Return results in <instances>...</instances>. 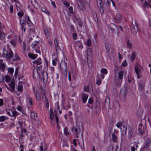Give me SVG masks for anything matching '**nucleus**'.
<instances>
[{
    "label": "nucleus",
    "instance_id": "42",
    "mask_svg": "<svg viewBox=\"0 0 151 151\" xmlns=\"http://www.w3.org/2000/svg\"><path fill=\"white\" fill-rule=\"evenodd\" d=\"M31 2L32 4L35 7V6L37 5L36 1L35 0H31Z\"/></svg>",
    "mask_w": 151,
    "mask_h": 151
},
{
    "label": "nucleus",
    "instance_id": "4",
    "mask_svg": "<svg viewBox=\"0 0 151 151\" xmlns=\"http://www.w3.org/2000/svg\"><path fill=\"white\" fill-rule=\"evenodd\" d=\"M60 68L63 75L66 77L67 75L66 70L67 68V63L65 60L62 61L61 62L60 64Z\"/></svg>",
    "mask_w": 151,
    "mask_h": 151
},
{
    "label": "nucleus",
    "instance_id": "5",
    "mask_svg": "<svg viewBox=\"0 0 151 151\" xmlns=\"http://www.w3.org/2000/svg\"><path fill=\"white\" fill-rule=\"evenodd\" d=\"M33 66L34 67L33 70V77L35 78V74L37 73L38 74V67L37 66L38 65V60H37L32 62Z\"/></svg>",
    "mask_w": 151,
    "mask_h": 151
},
{
    "label": "nucleus",
    "instance_id": "14",
    "mask_svg": "<svg viewBox=\"0 0 151 151\" xmlns=\"http://www.w3.org/2000/svg\"><path fill=\"white\" fill-rule=\"evenodd\" d=\"M145 83L143 81H140L138 84V88L140 91L143 90L145 87Z\"/></svg>",
    "mask_w": 151,
    "mask_h": 151
},
{
    "label": "nucleus",
    "instance_id": "15",
    "mask_svg": "<svg viewBox=\"0 0 151 151\" xmlns=\"http://www.w3.org/2000/svg\"><path fill=\"white\" fill-rule=\"evenodd\" d=\"M130 27L131 32L132 34L134 35L136 34L137 32V30L135 28L134 25L133 23H131Z\"/></svg>",
    "mask_w": 151,
    "mask_h": 151
},
{
    "label": "nucleus",
    "instance_id": "61",
    "mask_svg": "<svg viewBox=\"0 0 151 151\" xmlns=\"http://www.w3.org/2000/svg\"><path fill=\"white\" fill-rule=\"evenodd\" d=\"M78 25L80 27L81 26L82 22L80 20H78Z\"/></svg>",
    "mask_w": 151,
    "mask_h": 151
},
{
    "label": "nucleus",
    "instance_id": "17",
    "mask_svg": "<svg viewBox=\"0 0 151 151\" xmlns=\"http://www.w3.org/2000/svg\"><path fill=\"white\" fill-rule=\"evenodd\" d=\"M127 95V92L126 90H122L120 93V96H122L124 99H125Z\"/></svg>",
    "mask_w": 151,
    "mask_h": 151
},
{
    "label": "nucleus",
    "instance_id": "59",
    "mask_svg": "<svg viewBox=\"0 0 151 151\" xmlns=\"http://www.w3.org/2000/svg\"><path fill=\"white\" fill-rule=\"evenodd\" d=\"M64 4L65 6L66 7H68V6H69V4L66 1H65L64 2Z\"/></svg>",
    "mask_w": 151,
    "mask_h": 151
},
{
    "label": "nucleus",
    "instance_id": "20",
    "mask_svg": "<svg viewBox=\"0 0 151 151\" xmlns=\"http://www.w3.org/2000/svg\"><path fill=\"white\" fill-rule=\"evenodd\" d=\"M76 2L78 7L81 10H83V4L79 0H77L76 1Z\"/></svg>",
    "mask_w": 151,
    "mask_h": 151
},
{
    "label": "nucleus",
    "instance_id": "30",
    "mask_svg": "<svg viewBox=\"0 0 151 151\" xmlns=\"http://www.w3.org/2000/svg\"><path fill=\"white\" fill-rule=\"evenodd\" d=\"M8 119V118L7 117L4 116H0V122H4Z\"/></svg>",
    "mask_w": 151,
    "mask_h": 151
},
{
    "label": "nucleus",
    "instance_id": "32",
    "mask_svg": "<svg viewBox=\"0 0 151 151\" xmlns=\"http://www.w3.org/2000/svg\"><path fill=\"white\" fill-rule=\"evenodd\" d=\"M34 93L37 99V89L36 87H34L33 88Z\"/></svg>",
    "mask_w": 151,
    "mask_h": 151
},
{
    "label": "nucleus",
    "instance_id": "18",
    "mask_svg": "<svg viewBox=\"0 0 151 151\" xmlns=\"http://www.w3.org/2000/svg\"><path fill=\"white\" fill-rule=\"evenodd\" d=\"M115 19L116 22L118 23H120V21L122 19V16L120 13L116 14L115 17Z\"/></svg>",
    "mask_w": 151,
    "mask_h": 151
},
{
    "label": "nucleus",
    "instance_id": "10",
    "mask_svg": "<svg viewBox=\"0 0 151 151\" xmlns=\"http://www.w3.org/2000/svg\"><path fill=\"white\" fill-rule=\"evenodd\" d=\"M88 98V95L85 93H82L81 94V99L82 102L85 103Z\"/></svg>",
    "mask_w": 151,
    "mask_h": 151
},
{
    "label": "nucleus",
    "instance_id": "47",
    "mask_svg": "<svg viewBox=\"0 0 151 151\" xmlns=\"http://www.w3.org/2000/svg\"><path fill=\"white\" fill-rule=\"evenodd\" d=\"M23 87L22 85H19L18 88V90L19 91H21L22 90Z\"/></svg>",
    "mask_w": 151,
    "mask_h": 151
},
{
    "label": "nucleus",
    "instance_id": "53",
    "mask_svg": "<svg viewBox=\"0 0 151 151\" xmlns=\"http://www.w3.org/2000/svg\"><path fill=\"white\" fill-rule=\"evenodd\" d=\"M4 28V27L2 24L0 22V31H1V30Z\"/></svg>",
    "mask_w": 151,
    "mask_h": 151
},
{
    "label": "nucleus",
    "instance_id": "11",
    "mask_svg": "<svg viewBox=\"0 0 151 151\" xmlns=\"http://www.w3.org/2000/svg\"><path fill=\"white\" fill-rule=\"evenodd\" d=\"M54 43L56 51H57L59 49H60V47L62 45L61 43H60L58 42L57 39H55L54 40Z\"/></svg>",
    "mask_w": 151,
    "mask_h": 151
},
{
    "label": "nucleus",
    "instance_id": "21",
    "mask_svg": "<svg viewBox=\"0 0 151 151\" xmlns=\"http://www.w3.org/2000/svg\"><path fill=\"white\" fill-rule=\"evenodd\" d=\"M0 62V69L2 70L3 71L5 70V65L2 62L3 60H1Z\"/></svg>",
    "mask_w": 151,
    "mask_h": 151
},
{
    "label": "nucleus",
    "instance_id": "25",
    "mask_svg": "<svg viewBox=\"0 0 151 151\" xmlns=\"http://www.w3.org/2000/svg\"><path fill=\"white\" fill-rule=\"evenodd\" d=\"M50 121L53 124L54 120H55V119L54 117L53 112L51 111V109H50Z\"/></svg>",
    "mask_w": 151,
    "mask_h": 151
},
{
    "label": "nucleus",
    "instance_id": "63",
    "mask_svg": "<svg viewBox=\"0 0 151 151\" xmlns=\"http://www.w3.org/2000/svg\"><path fill=\"white\" fill-rule=\"evenodd\" d=\"M3 101L2 99H0V106H1L3 105Z\"/></svg>",
    "mask_w": 151,
    "mask_h": 151
},
{
    "label": "nucleus",
    "instance_id": "33",
    "mask_svg": "<svg viewBox=\"0 0 151 151\" xmlns=\"http://www.w3.org/2000/svg\"><path fill=\"white\" fill-rule=\"evenodd\" d=\"M10 87L12 90H13L15 88V83L13 81H11L10 84Z\"/></svg>",
    "mask_w": 151,
    "mask_h": 151
},
{
    "label": "nucleus",
    "instance_id": "24",
    "mask_svg": "<svg viewBox=\"0 0 151 151\" xmlns=\"http://www.w3.org/2000/svg\"><path fill=\"white\" fill-rule=\"evenodd\" d=\"M5 34L3 32L0 31V39L1 40H3L5 39Z\"/></svg>",
    "mask_w": 151,
    "mask_h": 151
},
{
    "label": "nucleus",
    "instance_id": "58",
    "mask_svg": "<svg viewBox=\"0 0 151 151\" xmlns=\"http://www.w3.org/2000/svg\"><path fill=\"white\" fill-rule=\"evenodd\" d=\"M45 99L46 100V107L47 108H48V107H49V103H48V100H47V99Z\"/></svg>",
    "mask_w": 151,
    "mask_h": 151
},
{
    "label": "nucleus",
    "instance_id": "49",
    "mask_svg": "<svg viewBox=\"0 0 151 151\" xmlns=\"http://www.w3.org/2000/svg\"><path fill=\"white\" fill-rule=\"evenodd\" d=\"M122 66L123 67H125L127 65V63L126 60H124L122 64Z\"/></svg>",
    "mask_w": 151,
    "mask_h": 151
},
{
    "label": "nucleus",
    "instance_id": "9",
    "mask_svg": "<svg viewBox=\"0 0 151 151\" xmlns=\"http://www.w3.org/2000/svg\"><path fill=\"white\" fill-rule=\"evenodd\" d=\"M16 9L17 11H19L17 13V15L20 18H21L24 15V13L20 9L22 7L21 6H18L17 5H16Z\"/></svg>",
    "mask_w": 151,
    "mask_h": 151
},
{
    "label": "nucleus",
    "instance_id": "23",
    "mask_svg": "<svg viewBox=\"0 0 151 151\" xmlns=\"http://www.w3.org/2000/svg\"><path fill=\"white\" fill-rule=\"evenodd\" d=\"M137 53L135 52H132V55L130 57L131 61L132 62H133L136 57Z\"/></svg>",
    "mask_w": 151,
    "mask_h": 151
},
{
    "label": "nucleus",
    "instance_id": "52",
    "mask_svg": "<svg viewBox=\"0 0 151 151\" xmlns=\"http://www.w3.org/2000/svg\"><path fill=\"white\" fill-rule=\"evenodd\" d=\"M122 125V124L121 122H118L117 123L116 126L118 128H119L121 127Z\"/></svg>",
    "mask_w": 151,
    "mask_h": 151
},
{
    "label": "nucleus",
    "instance_id": "16",
    "mask_svg": "<svg viewBox=\"0 0 151 151\" xmlns=\"http://www.w3.org/2000/svg\"><path fill=\"white\" fill-rule=\"evenodd\" d=\"M97 4L98 7H100L102 10V12L104 13V10L103 6L101 0H97Z\"/></svg>",
    "mask_w": 151,
    "mask_h": 151
},
{
    "label": "nucleus",
    "instance_id": "46",
    "mask_svg": "<svg viewBox=\"0 0 151 151\" xmlns=\"http://www.w3.org/2000/svg\"><path fill=\"white\" fill-rule=\"evenodd\" d=\"M8 71L11 73L12 74L14 72V69L12 68H10L8 69Z\"/></svg>",
    "mask_w": 151,
    "mask_h": 151
},
{
    "label": "nucleus",
    "instance_id": "54",
    "mask_svg": "<svg viewBox=\"0 0 151 151\" xmlns=\"http://www.w3.org/2000/svg\"><path fill=\"white\" fill-rule=\"evenodd\" d=\"M28 100L29 101V103L30 105H32V99L30 98H29L28 99Z\"/></svg>",
    "mask_w": 151,
    "mask_h": 151
},
{
    "label": "nucleus",
    "instance_id": "39",
    "mask_svg": "<svg viewBox=\"0 0 151 151\" xmlns=\"http://www.w3.org/2000/svg\"><path fill=\"white\" fill-rule=\"evenodd\" d=\"M12 115L11 116H14L15 118H16V116L17 115V112L16 111H12L11 113Z\"/></svg>",
    "mask_w": 151,
    "mask_h": 151
},
{
    "label": "nucleus",
    "instance_id": "2",
    "mask_svg": "<svg viewBox=\"0 0 151 151\" xmlns=\"http://www.w3.org/2000/svg\"><path fill=\"white\" fill-rule=\"evenodd\" d=\"M109 27L112 33L116 35L117 36H119V29L122 32L123 31L122 27L120 25H119L117 27H116L115 24L114 23H111L110 24Z\"/></svg>",
    "mask_w": 151,
    "mask_h": 151
},
{
    "label": "nucleus",
    "instance_id": "7",
    "mask_svg": "<svg viewBox=\"0 0 151 151\" xmlns=\"http://www.w3.org/2000/svg\"><path fill=\"white\" fill-rule=\"evenodd\" d=\"M151 143V139L149 138H147L145 143V145L141 148V151H143L145 148H149V147L150 146Z\"/></svg>",
    "mask_w": 151,
    "mask_h": 151
},
{
    "label": "nucleus",
    "instance_id": "55",
    "mask_svg": "<svg viewBox=\"0 0 151 151\" xmlns=\"http://www.w3.org/2000/svg\"><path fill=\"white\" fill-rule=\"evenodd\" d=\"M101 79H99L96 82V84L98 85H100L101 84Z\"/></svg>",
    "mask_w": 151,
    "mask_h": 151
},
{
    "label": "nucleus",
    "instance_id": "28",
    "mask_svg": "<svg viewBox=\"0 0 151 151\" xmlns=\"http://www.w3.org/2000/svg\"><path fill=\"white\" fill-rule=\"evenodd\" d=\"M21 26L22 27V29L23 31L24 32H25L26 29V28L24 26L26 25V23L25 22H23L22 23L20 22Z\"/></svg>",
    "mask_w": 151,
    "mask_h": 151
},
{
    "label": "nucleus",
    "instance_id": "38",
    "mask_svg": "<svg viewBox=\"0 0 151 151\" xmlns=\"http://www.w3.org/2000/svg\"><path fill=\"white\" fill-rule=\"evenodd\" d=\"M64 134L66 135H68L69 134V133L68 131V129L67 127H65L64 130Z\"/></svg>",
    "mask_w": 151,
    "mask_h": 151
},
{
    "label": "nucleus",
    "instance_id": "13",
    "mask_svg": "<svg viewBox=\"0 0 151 151\" xmlns=\"http://www.w3.org/2000/svg\"><path fill=\"white\" fill-rule=\"evenodd\" d=\"M47 74L45 71L41 72V74H40L39 76L40 78L43 81L45 80V78H47Z\"/></svg>",
    "mask_w": 151,
    "mask_h": 151
},
{
    "label": "nucleus",
    "instance_id": "22",
    "mask_svg": "<svg viewBox=\"0 0 151 151\" xmlns=\"http://www.w3.org/2000/svg\"><path fill=\"white\" fill-rule=\"evenodd\" d=\"M144 8H145L146 7L147 8L149 7L151 8V5L150 4L148 0L147 1H145L143 5Z\"/></svg>",
    "mask_w": 151,
    "mask_h": 151
},
{
    "label": "nucleus",
    "instance_id": "41",
    "mask_svg": "<svg viewBox=\"0 0 151 151\" xmlns=\"http://www.w3.org/2000/svg\"><path fill=\"white\" fill-rule=\"evenodd\" d=\"M12 111L9 109H7L6 110V112L7 114L11 116L12 115L11 113Z\"/></svg>",
    "mask_w": 151,
    "mask_h": 151
},
{
    "label": "nucleus",
    "instance_id": "50",
    "mask_svg": "<svg viewBox=\"0 0 151 151\" xmlns=\"http://www.w3.org/2000/svg\"><path fill=\"white\" fill-rule=\"evenodd\" d=\"M111 2H112L111 0H107L106 2V5L107 6H109Z\"/></svg>",
    "mask_w": 151,
    "mask_h": 151
},
{
    "label": "nucleus",
    "instance_id": "19",
    "mask_svg": "<svg viewBox=\"0 0 151 151\" xmlns=\"http://www.w3.org/2000/svg\"><path fill=\"white\" fill-rule=\"evenodd\" d=\"M72 130L74 132L76 133V137H78L79 136V134L80 131L81 129L79 128H76V127H73L72 128Z\"/></svg>",
    "mask_w": 151,
    "mask_h": 151
},
{
    "label": "nucleus",
    "instance_id": "3",
    "mask_svg": "<svg viewBox=\"0 0 151 151\" xmlns=\"http://www.w3.org/2000/svg\"><path fill=\"white\" fill-rule=\"evenodd\" d=\"M134 70L137 78L139 79L142 78V74L143 70V67L139 64H137L135 66Z\"/></svg>",
    "mask_w": 151,
    "mask_h": 151
},
{
    "label": "nucleus",
    "instance_id": "60",
    "mask_svg": "<svg viewBox=\"0 0 151 151\" xmlns=\"http://www.w3.org/2000/svg\"><path fill=\"white\" fill-rule=\"evenodd\" d=\"M112 130V127H109L108 128V130L109 132V135H110L111 134V131Z\"/></svg>",
    "mask_w": 151,
    "mask_h": 151
},
{
    "label": "nucleus",
    "instance_id": "44",
    "mask_svg": "<svg viewBox=\"0 0 151 151\" xmlns=\"http://www.w3.org/2000/svg\"><path fill=\"white\" fill-rule=\"evenodd\" d=\"M91 44V40L88 39L87 41L86 44L88 46H90Z\"/></svg>",
    "mask_w": 151,
    "mask_h": 151
},
{
    "label": "nucleus",
    "instance_id": "29",
    "mask_svg": "<svg viewBox=\"0 0 151 151\" xmlns=\"http://www.w3.org/2000/svg\"><path fill=\"white\" fill-rule=\"evenodd\" d=\"M86 54L87 56L92 55V50L91 48H88L87 49Z\"/></svg>",
    "mask_w": 151,
    "mask_h": 151
},
{
    "label": "nucleus",
    "instance_id": "56",
    "mask_svg": "<svg viewBox=\"0 0 151 151\" xmlns=\"http://www.w3.org/2000/svg\"><path fill=\"white\" fill-rule=\"evenodd\" d=\"M73 37L74 40L77 39V34L76 33H73Z\"/></svg>",
    "mask_w": 151,
    "mask_h": 151
},
{
    "label": "nucleus",
    "instance_id": "34",
    "mask_svg": "<svg viewBox=\"0 0 151 151\" xmlns=\"http://www.w3.org/2000/svg\"><path fill=\"white\" fill-rule=\"evenodd\" d=\"M101 73L104 75L106 74L107 73V70L106 68H102L101 70Z\"/></svg>",
    "mask_w": 151,
    "mask_h": 151
},
{
    "label": "nucleus",
    "instance_id": "43",
    "mask_svg": "<svg viewBox=\"0 0 151 151\" xmlns=\"http://www.w3.org/2000/svg\"><path fill=\"white\" fill-rule=\"evenodd\" d=\"M42 12H45L46 14H47L48 15L50 14V13L47 11L45 9V8H42Z\"/></svg>",
    "mask_w": 151,
    "mask_h": 151
},
{
    "label": "nucleus",
    "instance_id": "8",
    "mask_svg": "<svg viewBox=\"0 0 151 151\" xmlns=\"http://www.w3.org/2000/svg\"><path fill=\"white\" fill-rule=\"evenodd\" d=\"M138 129L139 133L141 135H143L145 133V129L144 127H142V124H139V125Z\"/></svg>",
    "mask_w": 151,
    "mask_h": 151
},
{
    "label": "nucleus",
    "instance_id": "27",
    "mask_svg": "<svg viewBox=\"0 0 151 151\" xmlns=\"http://www.w3.org/2000/svg\"><path fill=\"white\" fill-rule=\"evenodd\" d=\"M28 56L29 58H31L32 59H35L37 57V55H34L32 54H28Z\"/></svg>",
    "mask_w": 151,
    "mask_h": 151
},
{
    "label": "nucleus",
    "instance_id": "45",
    "mask_svg": "<svg viewBox=\"0 0 151 151\" xmlns=\"http://www.w3.org/2000/svg\"><path fill=\"white\" fill-rule=\"evenodd\" d=\"M93 101V99L92 98H90L88 100V103L89 104H92Z\"/></svg>",
    "mask_w": 151,
    "mask_h": 151
},
{
    "label": "nucleus",
    "instance_id": "51",
    "mask_svg": "<svg viewBox=\"0 0 151 151\" xmlns=\"http://www.w3.org/2000/svg\"><path fill=\"white\" fill-rule=\"evenodd\" d=\"M55 119L56 121L57 122V124L58 127H59V129H60V127H59V124H58V117L57 116H55Z\"/></svg>",
    "mask_w": 151,
    "mask_h": 151
},
{
    "label": "nucleus",
    "instance_id": "64",
    "mask_svg": "<svg viewBox=\"0 0 151 151\" xmlns=\"http://www.w3.org/2000/svg\"><path fill=\"white\" fill-rule=\"evenodd\" d=\"M131 151H135L136 150V149L135 147L131 146Z\"/></svg>",
    "mask_w": 151,
    "mask_h": 151
},
{
    "label": "nucleus",
    "instance_id": "62",
    "mask_svg": "<svg viewBox=\"0 0 151 151\" xmlns=\"http://www.w3.org/2000/svg\"><path fill=\"white\" fill-rule=\"evenodd\" d=\"M26 130L25 129H23L22 128V132L21 133V134H23V132L26 133Z\"/></svg>",
    "mask_w": 151,
    "mask_h": 151
},
{
    "label": "nucleus",
    "instance_id": "35",
    "mask_svg": "<svg viewBox=\"0 0 151 151\" xmlns=\"http://www.w3.org/2000/svg\"><path fill=\"white\" fill-rule=\"evenodd\" d=\"M44 31L46 37H48L49 35V33L48 32V29L47 28H44Z\"/></svg>",
    "mask_w": 151,
    "mask_h": 151
},
{
    "label": "nucleus",
    "instance_id": "26",
    "mask_svg": "<svg viewBox=\"0 0 151 151\" xmlns=\"http://www.w3.org/2000/svg\"><path fill=\"white\" fill-rule=\"evenodd\" d=\"M76 46L77 47H78L79 48L81 49H82L83 48V45L80 41H77L76 42Z\"/></svg>",
    "mask_w": 151,
    "mask_h": 151
},
{
    "label": "nucleus",
    "instance_id": "6",
    "mask_svg": "<svg viewBox=\"0 0 151 151\" xmlns=\"http://www.w3.org/2000/svg\"><path fill=\"white\" fill-rule=\"evenodd\" d=\"M124 76V73L122 71H120L118 73V78L120 80H115L114 82H116V85H117L119 84V82L120 81H122V80Z\"/></svg>",
    "mask_w": 151,
    "mask_h": 151
},
{
    "label": "nucleus",
    "instance_id": "1",
    "mask_svg": "<svg viewBox=\"0 0 151 151\" xmlns=\"http://www.w3.org/2000/svg\"><path fill=\"white\" fill-rule=\"evenodd\" d=\"M2 56L3 57L6 58V60L9 61V62H11V60L14 61L19 59V58L17 54H15L14 57H13V52L9 47H8L7 50H6L5 49H3Z\"/></svg>",
    "mask_w": 151,
    "mask_h": 151
},
{
    "label": "nucleus",
    "instance_id": "40",
    "mask_svg": "<svg viewBox=\"0 0 151 151\" xmlns=\"http://www.w3.org/2000/svg\"><path fill=\"white\" fill-rule=\"evenodd\" d=\"M38 45V42L37 41H35L32 43V47L33 48H35L36 47H37Z\"/></svg>",
    "mask_w": 151,
    "mask_h": 151
},
{
    "label": "nucleus",
    "instance_id": "36",
    "mask_svg": "<svg viewBox=\"0 0 151 151\" xmlns=\"http://www.w3.org/2000/svg\"><path fill=\"white\" fill-rule=\"evenodd\" d=\"M132 43L128 40L127 42V47L128 48L130 49L132 47Z\"/></svg>",
    "mask_w": 151,
    "mask_h": 151
},
{
    "label": "nucleus",
    "instance_id": "37",
    "mask_svg": "<svg viewBox=\"0 0 151 151\" xmlns=\"http://www.w3.org/2000/svg\"><path fill=\"white\" fill-rule=\"evenodd\" d=\"M112 140L115 142H116L117 139V137L114 133H113L112 134Z\"/></svg>",
    "mask_w": 151,
    "mask_h": 151
},
{
    "label": "nucleus",
    "instance_id": "31",
    "mask_svg": "<svg viewBox=\"0 0 151 151\" xmlns=\"http://www.w3.org/2000/svg\"><path fill=\"white\" fill-rule=\"evenodd\" d=\"M133 135V132L132 128H129V133L128 136L129 138L131 137Z\"/></svg>",
    "mask_w": 151,
    "mask_h": 151
},
{
    "label": "nucleus",
    "instance_id": "57",
    "mask_svg": "<svg viewBox=\"0 0 151 151\" xmlns=\"http://www.w3.org/2000/svg\"><path fill=\"white\" fill-rule=\"evenodd\" d=\"M84 90L86 92H88L89 91V88L88 86H86L84 88Z\"/></svg>",
    "mask_w": 151,
    "mask_h": 151
},
{
    "label": "nucleus",
    "instance_id": "12",
    "mask_svg": "<svg viewBox=\"0 0 151 151\" xmlns=\"http://www.w3.org/2000/svg\"><path fill=\"white\" fill-rule=\"evenodd\" d=\"M104 106L108 108L110 107V101L109 97H106V98Z\"/></svg>",
    "mask_w": 151,
    "mask_h": 151
},
{
    "label": "nucleus",
    "instance_id": "48",
    "mask_svg": "<svg viewBox=\"0 0 151 151\" xmlns=\"http://www.w3.org/2000/svg\"><path fill=\"white\" fill-rule=\"evenodd\" d=\"M10 11L11 13H12L13 12V6L12 5L10 6Z\"/></svg>",
    "mask_w": 151,
    "mask_h": 151
}]
</instances>
